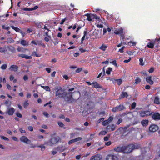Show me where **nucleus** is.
<instances>
[{"mask_svg": "<svg viewBox=\"0 0 160 160\" xmlns=\"http://www.w3.org/2000/svg\"><path fill=\"white\" fill-rule=\"evenodd\" d=\"M37 40H32L31 41V44L32 45H37Z\"/></svg>", "mask_w": 160, "mask_h": 160, "instance_id": "51", "label": "nucleus"}, {"mask_svg": "<svg viewBox=\"0 0 160 160\" xmlns=\"http://www.w3.org/2000/svg\"><path fill=\"white\" fill-rule=\"evenodd\" d=\"M106 130L108 132L112 131L111 125H109L107 126Z\"/></svg>", "mask_w": 160, "mask_h": 160, "instance_id": "35", "label": "nucleus"}, {"mask_svg": "<svg viewBox=\"0 0 160 160\" xmlns=\"http://www.w3.org/2000/svg\"><path fill=\"white\" fill-rule=\"evenodd\" d=\"M136 106V103L135 102H134L132 103L131 105V109L133 110L134 109Z\"/></svg>", "mask_w": 160, "mask_h": 160, "instance_id": "36", "label": "nucleus"}, {"mask_svg": "<svg viewBox=\"0 0 160 160\" xmlns=\"http://www.w3.org/2000/svg\"><path fill=\"white\" fill-rule=\"evenodd\" d=\"M87 31H84V35L81 38V44L83 43V41L85 39V37L87 35Z\"/></svg>", "mask_w": 160, "mask_h": 160, "instance_id": "28", "label": "nucleus"}, {"mask_svg": "<svg viewBox=\"0 0 160 160\" xmlns=\"http://www.w3.org/2000/svg\"><path fill=\"white\" fill-rule=\"evenodd\" d=\"M9 50L12 53H15L16 52V50L12 46H10L8 48Z\"/></svg>", "mask_w": 160, "mask_h": 160, "instance_id": "31", "label": "nucleus"}, {"mask_svg": "<svg viewBox=\"0 0 160 160\" xmlns=\"http://www.w3.org/2000/svg\"><path fill=\"white\" fill-rule=\"evenodd\" d=\"M7 41L8 43H11L12 42H13L14 40L12 38H9L8 39Z\"/></svg>", "mask_w": 160, "mask_h": 160, "instance_id": "39", "label": "nucleus"}, {"mask_svg": "<svg viewBox=\"0 0 160 160\" xmlns=\"http://www.w3.org/2000/svg\"><path fill=\"white\" fill-rule=\"evenodd\" d=\"M54 90L55 92V94L56 99L63 98L68 103H72L75 100L72 97L73 92H66L65 90L60 87H56L55 88Z\"/></svg>", "mask_w": 160, "mask_h": 160, "instance_id": "1", "label": "nucleus"}, {"mask_svg": "<svg viewBox=\"0 0 160 160\" xmlns=\"http://www.w3.org/2000/svg\"><path fill=\"white\" fill-rule=\"evenodd\" d=\"M16 115L18 117L20 118H22V115L19 112H17L16 113Z\"/></svg>", "mask_w": 160, "mask_h": 160, "instance_id": "42", "label": "nucleus"}, {"mask_svg": "<svg viewBox=\"0 0 160 160\" xmlns=\"http://www.w3.org/2000/svg\"><path fill=\"white\" fill-rule=\"evenodd\" d=\"M21 141L24 142L27 144H29L30 143L31 140L28 139L25 136H22L20 139Z\"/></svg>", "mask_w": 160, "mask_h": 160, "instance_id": "9", "label": "nucleus"}, {"mask_svg": "<svg viewBox=\"0 0 160 160\" xmlns=\"http://www.w3.org/2000/svg\"><path fill=\"white\" fill-rule=\"evenodd\" d=\"M106 160H118V158L116 156L109 154L107 156Z\"/></svg>", "mask_w": 160, "mask_h": 160, "instance_id": "10", "label": "nucleus"}, {"mask_svg": "<svg viewBox=\"0 0 160 160\" xmlns=\"http://www.w3.org/2000/svg\"><path fill=\"white\" fill-rule=\"evenodd\" d=\"M7 65L6 64H2L1 66V68L3 70L7 68Z\"/></svg>", "mask_w": 160, "mask_h": 160, "instance_id": "45", "label": "nucleus"}, {"mask_svg": "<svg viewBox=\"0 0 160 160\" xmlns=\"http://www.w3.org/2000/svg\"><path fill=\"white\" fill-rule=\"evenodd\" d=\"M111 125V131H113L115 130L116 126L113 124Z\"/></svg>", "mask_w": 160, "mask_h": 160, "instance_id": "52", "label": "nucleus"}, {"mask_svg": "<svg viewBox=\"0 0 160 160\" xmlns=\"http://www.w3.org/2000/svg\"><path fill=\"white\" fill-rule=\"evenodd\" d=\"M58 124L59 127L61 128L64 127L65 126L60 121L58 122Z\"/></svg>", "mask_w": 160, "mask_h": 160, "instance_id": "41", "label": "nucleus"}, {"mask_svg": "<svg viewBox=\"0 0 160 160\" xmlns=\"http://www.w3.org/2000/svg\"><path fill=\"white\" fill-rule=\"evenodd\" d=\"M22 10L25 11H31V8H22Z\"/></svg>", "mask_w": 160, "mask_h": 160, "instance_id": "50", "label": "nucleus"}, {"mask_svg": "<svg viewBox=\"0 0 160 160\" xmlns=\"http://www.w3.org/2000/svg\"><path fill=\"white\" fill-rule=\"evenodd\" d=\"M108 47V45L107 44H102L99 48L102 51H105Z\"/></svg>", "mask_w": 160, "mask_h": 160, "instance_id": "22", "label": "nucleus"}, {"mask_svg": "<svg viewBox=\"0 0 160 160\" xmlns=\"http://www.w3.org/2000/svg\"><path fill=\"white\" fill-rule=\"evenodd\" d=\"M128 96V94L127 92H122V93L120 95L119 97V99L120 100L121 99L127 98Z\"/></svg>", "mask_w": 160, "mask_h": 160, "instance_id": "15", "label": "nucleus"}, {"mask_svg": "<svg viewBox=\"0 0 160 160\" xmlns=\"http://www.w3.org/2000/svg\"><path fill=\"white\" fill-rule=\"evenodd\" d=\"M116 81H117V84L118 85H121L122 82V81L121 79H116Z\"/></svg>", "mask_w": 160, "mask_h": 160, "instance_id": "44", "label": "nucleus"}, {"mask_svg": "<svg viewBox=\"0 0 160 160\" xmlns=\"http://www.w3.org/2000/svg\"><path fill=\"white\" fill-rule=\"evenodd\" d=\"M85 16H86L87 17V20L89 21H91L92 20V14L89 13H87L85 15Z\"/></svg>", "mask_w": 160, "mask_h": 160, "instance_id": "27", "label": "nucleus"}, {"mask_svg": "<svg viewBox=\"0 0 160 160\" xmlns=\"http://www.w3.org/2000/svg\"><path fill=\"white\" fill-rule=\"evenodd\" d=\"M35 24L37 26L38 28H42L41 25L40 23H36Z\"/></svg>", "mask_w": 160, "mask_h": 160, "instance_id": "59", "label": "nucleus"}, {"mask_svg": "<svg viewBox=\"0 0 160 160\" xmlns=\"http://www.w3.org/2000/svg\"><path fill=\"white\" fill-rule=\"evenodd\" d=\"M125 109V107L123 105L120 104L119 105L117 106L112 108V111L113 112H116L122 111Z\"/></svg>", "mask_w": 160, "mask_h": 160, "instance_id": "5", "label": "nucleus"}, {"mask_svg": "<svg viewBox=\"0 0 160 160\" xmlns=\"http://www.w3.org/2000/svg\"><path fill=\"white\" fill-rule=\"evenodd\" d=\"M92 19H95L99 22H100L101 19L99 16H98L96 14H92Z\"/></svg>", "mask_w": 160, "mask_h": 160, "instance_id": "23", "label": "nucleus"}, {"mask_svg": "<svg viewBox=\"0 0 160 160\" xmlns=\"http://www.w3.org/2000/svg\"><path fill=\"white\" fill-rule=\"evenodd\" d=\"M11 27L12 29L14 30L15 31L17 32H20L21 31V30L17 27H15L13 26H11Z\"/></svg>", "mask_w": 160, "mask_h": 160, "instance_id": "29", "label": "nucleus"}, {"mask_svg": "<svg viewBox=\"0 0 160 160\" xmlns=\"http://www.w3.org/2000/svg\"><path fill=\"white\" fill-rule=\"evenodd\" d=\"M36 51H33L32 53L31 56H35L37 57H40L41 56V54H38L37 53V49H36Z\"/></svg>", "mask_w": 160, "mask_h": 160, "instance_id": "25", "label": "nucleus"}, {"mask_svg": "<svg viewBox=\"0 0 160 160\" xmlns=\"http://www.w3.org/2000/svg\"><path fill=\"white\" fill-rule=\"evenodd\" d=\"M1 139H3L5 140L8 141L9 140V139L3 136H1Z\"/></svg>", "mask_w": 160, "mask_h": 160, "instance_id": "53", "label": "nucleus"}, {"mask_svg": "<svg viewBox=\"0 0 160 160\" xmlns=\"http://www.w3.org/2000/svg\"><path fill=\"white\" fill-rule=\"evenodd\" d=\"M159 128L158 125L156 124H151L149 128V130L150 132H154L158 129Z\"/></svg>", "mask_w": 160, "mask_h": 160, "instance_id": "6", "label": "nucleus"}, {"mask_svg": "<svg viewBox=\"0 0 160 160\" xmlns=\"http://www.w3.org/2000/svg\"><path fill=\"white\" fill-rule=\"evenodd\" d=\"M18 67L17 65H11L9 68V70L12 71L16 72L17 71Z\"/></svg>", "mask_w": 160, "mask_h": 160, "instance_id": "17", "label": "nucleus"}, {"mask_svg": "<svg viewBox=\"0 0 160 160\" xmlns=\"http://www.w3.org/2000/svg\"><path fill=\"white\" fill-rule=\"evenodd\" d=\"M160 38H156L155 40L152 41V42H149L147 45V46L149 48H153L154 45L156 44L157 45L156 47L158 48V45L160 43Z\"/></svg>", "mask_w": 160, "mask_h": 160, "instance_id": "3", "label": "nucleus"}, {"mask_svg": "<svg viewBox=\"0 0 160 160\" xmlns=\"http://www.w3.org/2000/svg\"><path fill=\"white\" fill-rule=\"evenodd\" d=\"M58 141V139L56 137H53L48 141L45 142L44 143V145L52 146L53 145L57 143Z\"/></svg>", "mask_w": 160, "mask_h": 160, "instance_id": "4", "label": "nucleus"}, {"mask_svg": "<svg viewBox=\"0 0 160 160\" xmlns=\"http://www.w3.org/2000/svg\"><path fill=\"white\" fill-rule=\"evenodd\" d=\"M149 121L148 119L143 120L141 121V124L143 126L146 127L148 125Z\"/></svg>", "mask_w": 160, "mask_h": 160, "instance_id": "18", "label": "nucleus"}, {"mask_svg": "<svg viewBox=\"0 0 160 160\" xmlns=\"http://www.w3.org/2000/svg\"><path fill=\"white\" fill-rule=\"evenodd\" d=\"M113 118L112 116H110L107 120H108L109 122H112L113 120Z\"/></svg>", "mask_w": 160, "mask_h": 160, "instance_id": "57", "label": "nucleus"}, {"mask_svg": "<svg viewBox=\"0 0 160 160\" xmlns=\"http://www.w3.org/2000/svg\"><path fill=\"white\" fill-rule=\"evenodd\" d=\"M115 151L117 152H122L123 153V146H118L114 148Z\"/></svg>", "mask_w": 160, "mask_h": 160, "instance_id": "16", "label": "nucleus"}, {"mask_svg": "<svg viewBox=\"0 0 160 160\" xmlns=\"http://www.w3.org/2000/svg\"><path fill=\"white\" fill-rule=\"evenodd\" d=\"M154 103L158 104H160L159 98L158 97H156L155 98L154 100Z\"/></svg>", "mask_w": 160, "mask_h": 160, "instance_id": "30", "label": "nucleus"}, {"mask_svg": "<svg viewBox=\"0 0 160 160\" xmlns=\"http://www.w3.org/2000/svg\"><path fill=\"white\" fill-rule=\"evenodd\" d=\"M20 44L23 46H28V42L25 40H22L20 41Z\"/></svg>", "mask_w": 160, "mask_h": 160, "instance_id": "26", "label": "nucleus"}, {"mask_svg": "<svg viewBox=\"0 0 160 160\" xmlns=\"http://www.w3.org/2000/svg\"><path fill=\"white\" fill-rule=\"evenodd\" d=\"M28 105L29 103H28V100L25 101L23 105V107L25 108H27Z\"/></svg>", "mask_w": 160, "mask_h": 160, "instance_id": "34", "label": "nucleus"}, {"mask_svg": "<svg viewBox=\"0 0 160 160\" xmlns=\"http://www.w3.org/2000/svg\"><path fill=\"white\" fill-rule=\"evenodd\" d=\"M154 67H152L148 70V72L150 73H152L154 72Z\"/></svg>", "mask_w": 160, "mask_h": 160, "instance_id": "46", "label": "nucleus"}, {"mask_svg": "<svg viewBox=\"0 0 160 160\" xmlns=\"http://www.w3.org/2000/svg\"><path fill=\"white\" fill-rule=\"evenodd\" d=\"M125 47L123 46V47H122L119 50L118 52H120L121 53L123 52H124L123 49Z\"/></svg>", "mask_w": 160, "mask_h": 160, "instance_id": "62", "label": "nucleus"}, {"mask_svg": "<svg viewBox=\"0 0 160 160\" xmlns=\"http://www.w3.org/2000/svg\"><path fill=\"white\" fill-rule=\"evenodd\" d=\"M37 45L41 46L43 48H45L46 47V46L45 44L43 43L42 42L41 40H37Z\"/></svg>", "mask_w": 160, "mask_h": 160, "instance_id": "21", "label": "nucleus"}, {"mask_svg": "<svg viewBox=\"0 0 160 160\" xmlns=\"http://www.w3.org/2000/svg\"><path fill=\"white\" fill-rule=\"evenodd\" d=\"M114 33L116 35H120L121 36L123 33V29L122 28H120L118 29L115 30L114 31Z\"/></svg>", "mask_w": 160, "mask_h": 160, "instance_id": "14", "label": "nucleus"}, {"mask_svg": "<svg viewBox=\"0 0 160 160\" xmlns=\"http://www.w3.org/2000/svg\"><path fill=\"white\" fill-rule=\"evenodd\" d=\"M141 82V80L139 78H137L135 80V83L137 84Z\"/></svg>", "mask_w": 160, "mask_h": 160, "instance_id": "38", "label": "nucleus"}, {"mask_svg": "<svg viewBox=\"0 0 160 160\" xmlns=\"http://www.w3.org/2000/svg\"><path fill=\"white\" fill-rule=\"evenodd\" d=\"M2 28L3 29H5L7 30H8L10 28L9 27H5V25H3L2 26Z\"/></svg>", "mask_w": 160, "mask_h": 160, "instance_id": "49", "label": "nucleus"}, {"mask_svg": "<svg viewBox=\"0 0 160 160\" xmlns=\"http://www.w3.org/2000/svg\"><path fill=\"white\" fill-rule=\"evenodd\" d=\"M109 123L108 120H106L103 121L102 122V124L104 126H106Z\"/></svg>", "mask_w": 160, "mask_h": 160, "instance_id": "43", "label": "nucleus"}, {"mask_svg": "<svg viewBox=\"0 0 160 160\" xmlns=\"http://www.w3.org/2000/svg\"><path fill=\"white\" fill-rule=\"evenodd\" d=\"M110 63L112 64L113 65H114L116 67H118V64L116 62V61L115 60H114L112 62H111Z\"/></svg>", "mask_w": 160, "mask_h": 160, "instance_id": "40", "label": "nucleus"}, {"mask_svg": "<svg viewBox=\"0 0 160 160\" xmlns=\"http://www.w3.org/2000/svg\"><path fill=\"white\" fill-rule=\"evenodd\" d=\"M139 113L141 117H144L146 116L145 111H140L139 112Z\"/></svg>", "mask_w": 160, "mask_h": 160, "instance_id": "24", "label": "nucleus"}, {"mask_svg": "<svg viewBox=\"0 0 160 160\" xmlns=\"http://www.w3.org/2000/svg\"><path fill=\"white\" fill-rule=\"evenodd\" d=\"M6 51V50L4 48L2 47H0V52L3 53L5 52Z\"/></svg>", "mask_w": 160, "mask_h": 160, "instance_id": "56", "label": "nucleus"}, {"mask_svg": "<svg viewBox=\"0 0 160 160\" xmlns=\"http://www.w3.org/2000/svg\"><path fill=\"white\" fill-rule=\"evenodd\" d=\"M67 149V148L62 146H58L57 147L54 148V150L57 151L58 152H62Z\"/></svg>", "mask_w": 160, "mask_h": 160, "instance_id": "11", "label": "nucleus"}, {"mask_svg": "<svg viewBox=\"0 0 160 160\" xmlns=\"http://www.w3.org/2000/svg\"><path fill=\"white\" fill-rule=\"evenodd\" d=\"M145 111L146 113V117L148 116H150L151 115H152V113L151 111L148 110H146Z\"/></svg>", "mask_w": 160, "mask_h": 160, "instance_id": "37", "label": "nucleus"}, {"mask_svg": "<svg viewBox=\"0 0 160 160\" xmlns=\"http://www.w3.org/2000/svg\"><path fill=\"white\" fill-rule=\"evenodd\" d=\"M15 111V109L12 107H10L8 108L6 112V114L8 115L12 116V115Z\"/></svg>", "mask_w": 160, "mask_h": 160, "instance_id": "7", "label": "nucleus"}, {"mask_svg": "<svg viewBox=\"0 0 160 160\" xmlns=\"http://www.w3.org/2000/svg\"><path fill=\"white\" fill-rule=\"evenodd\" d=\"M75 142L74 139H72V140H70L68 142V144L69 145H70Z\"/></svg>", "mask_w": 160, "mask_h": 160, "instance_id": "58", "label": "nucleus"}, {"mask_svg": "<svg viewBox=\"0 0 160 160\" xmlns=\"http://www.w3.org/2000/svg\"><path fill=\"white\" fill-rule=\"evenodd\" d=\"M140 148V145L137 143L130 144L127 146H123V153H130L134 149H138Z\"/></svg>", "mask_w": 160, "mask_h": 160, "instance_id": "2", "label": "nucleus"}, {"mask_svg": "<svg viewBox=\"0 0 160 160\" xmlns=\"http://www.w3.org/2000/svg\"><path fill=\"white\" fill-rule=\"evenodd\" d=\"M18 56L19 57H21L24 58L26 59H31L32 58L31 56H29L27 55L23 54H18Z\"/></svg>", "mask_w": 160, "mask_h": 160, "instance_id": "12", "label": "nucleus"}, {"mask_svg": "<svg viewBox=\"0 0 160 160\" xmlns=\"http://www.w3.org/2000/svg\"><path fill=\"white\" fill-rule=\"evenodd\" d=\"M152 77L151 76H149L147 77L146 78V81L150 85H152L153 83V81L151 79Z\"/></svg>", "mask_w": 160, "mask_h": 160, "instance_id": "19", "label": "nucleus"}, {"mask_svg": "<svg viewBox=\"0 0 160 160\" xmlns=\"http://www.w3.org/2000/svg\"><path fill=\"white\" fill-rule=\"evenodd\" d=\"M67 20L68 19L66 18H65L62 20L61 22L60 23V24L61 25L63 24L65 21Z\"/></svg>", "mask_w": 160, "mask_h": 160, "instance_id": "55", "label": "nucleus"}, {"mask_svg": "<svg viewBox=\"0 0 160 160\" xmlns=\"http://www.w3.org/2000/svg\"><path fill=\"white\" fill-rule=\"evenodd\" d=\"M43 114L47 118H48L49 117V115L47 112H43Z\"/></svg>", "mask_w": 160, "mask_h": 160, "instance_id": "61", "label": "nucleus"}, {"mask_svg": "<svg viewBox=\"0 0 160 160\" xmlns=\"http://www.w3.org/2000/svg\"><path fill=\"white\" fill-rule=\"evenodd\" d=\"M75 142H77L78 141H81L82 140V138L80 137H79L74 139Z\"/></svg>", "mask_w": 160, "mask_h": 160, "instance_id": "47", "label": "nucleus"}, {"mask_svg": "<svg viewBox=\"0 0 160 160\" xmlns=\"http://www.w3.org/2000/svg\"><path fill=\"white\" fill-rule=\"evenodd\" d=\"M59 42L58 39V38H56L55 39V41L53 43L55 45H56Z\"/></svg>", "mask_w": 160, "mask_h": 160, "instance_id": "54", "label": "nucleus"}, {"mask_svg": "<svg viewBox=\"0 0 160 160\" xmlns=\"http://www.w3.org/2000/svg\"><path fill=\"white\" fill-rule=\"evenodd\" d=\"M152 118L154 120H160V114L158 112H154L152 115Z\"/></svg>", "mask_w": 160, "mask_h": 160, "instance_id": "8", "label": "nucleus"}, {"mask_svg": "<svg viewBox=\"0 0 160 160\" xmlns=\"http://www.w3.org/2000/svg\"><path fill=\"white\" fill-rule=\"evenodd\" d=\"M75 134H76V133L75 132L72 133H71L70 134V138H74L75 137Z\"/></svg>", "mask_w": 160, "mask_h": 160, "instance_id": "60", "label": "nucleus"}, {"mask_svg": "<svg viewBox=\"0 0 160 160\" xmlns=\"http://www.w3.org/2000/svg\"><path fill=\"white\" fill-rule=\"evenodd\" d=\"M112 71V68L110 67H108L106 71V73L108 75L110 74L111 72Z\"/></svg>", "mask_w": 160, "mask_h": 160, "instance_id": "33", "label": "nucleus"}, {"mask_svg": "<svg viewBox=\"0 0 160 160\" xmlns=\"http://www.w3.org/2000/svg\"><path fill=\"white\" fill-rule=\"evenodd\" d=\"M143 59L142 58H140L139 59V64L142 66H143L144 65V64L143 62Z\"/></svg>", "mask_w": 160, "mask_h": 160, "instance_id": "48", "label": "nucleus"}, {"mask_svg": "<svg viewBox=\"0 0 160 160\" xmlns=\"http://www.w3.org/2000/svg\"><path fill=\"white\" fill-rule=\"evenodd\" d=\"M17 50L18 52H23L25 51L26 49L23 48L18 47L17 48Z\"/></svg>", "mask_w": 160, "mask_h": 160, "instance_id": "32", "label": "nucleus"}, {"mask_svg": "<svg viewBox=\"0 0 160 160\" xmlns=\"http://www.w3.org/2000/svg\"><path fill=\"white\" fill-rule=\"evenodd\" d=\"M92 84L93 85V87L96 88H101L102 86H101L99 84H98L96 82H92Z\"/></svg>", "mask_w": 160, "mask_h": 160, "instance_id": "20", "label": "nucleus"}, {"mask_svg": "<svg viewBox=\"0 0 160 160\" xmlns=\"http://www.w3.org/2000/svg\"><path fill=\"white\" fill-rule=\"evenodd\" d=\"M44 90H46L47 91H50V89L49 87L48 86H46L45 87Z\"/></svg>", "mask_w": 160, "mask_h": 160, "instance_id": "63", "label": "nucleus"}, {"mask_svg": "<svg viewBox=\"0 0 160 160\" xmlns=\"http://www.w3.org/2000/svg\"><path fill=\"white\" fill-rule=\"evenodd\" d=\"M102 157L99 155H96L92 156L90 160H102Z\"/></svg>", "mask_w": 160, "mask_h": 160, "instance_id": "13", "label": "nucleus"}, {"mask_svg": "<svg viewBox=\"0 0 160 160\" xmlns=\"http://www.w3.org/2000/svg\"><path fill=\"white\" fill-rule=\"evenodd\" d=\"M122 119L121 118L119 119L117 122L116 124L118 125L119 124L122 122Z\"/></svg>", "mask_w": 160, "mask_h": 160, "instance_id": "64", "label": "nucleus"}]
</instances>
